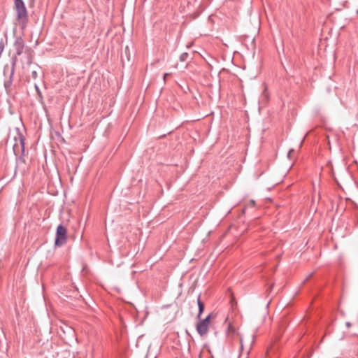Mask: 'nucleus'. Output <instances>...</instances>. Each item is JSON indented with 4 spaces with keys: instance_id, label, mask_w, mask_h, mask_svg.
Returning a JSON list of instances; mask_svg holds the SVG:
<instances>
[{
    "instance_id": "dca6fc26",
    "label": "nucleus",
    "mask_w": 358,
    "mask_h": 358,
    "mask_svg": "<svg viewBox=\"0 0 358 358\" xmlns=\"http://www.w3.org/2000/svg\"><path fill=\"white\" fill-rule=\"evenodd\" d=\"M17 148V144H15V145H13V150H14V152H15V153H16V148Z\"/></svg>"
},
{
    "instance_id": "a211bd4d",
    "label": "nucleus",
    "mask_w": 358,
    "mask_h": 358,
    "mask_svg": "<svg viewBox=\"0 0 358 358\" xmlns=\"http://www.w3.org/2000/svg\"><path fill=\"white\" fill-rule=\"evenodd\" d=\"M36 92H37V94H38V96H39L40 97H41V91H40V90H38V91H36Z\"/></svg>"
},
{
    "instance_id": "f3484780",
    "label": "nucleus",
    "mask_w": 358,
    "mask_h": 358,
    "mask_svg": "<svg viewBox=\"0 0 358 358\" xmlns=\"http://www.w3.org/2000/svg\"><path fill=\"white\" fill-rule=\"evenodd\" d=\"M240 343H241V348H243V339L240 338Z\"/></svg>"
},
{
    "instance_id": "423d86ee",
    "label": "nucleus",
    "mask_w": 358,
    "mask_h": 358,
    "mask_svg": "<svg viewBox=\"0 0 358 358\" xmlns=\"http://www.w3.org/2000/svg\"><path fill=\"white\" fill-rule=\"evenodd\" d=\"M14 70H15V67L12 66V69L10 73L9 78L8 79L5 80V81H4V87L6 90L10 88L12 85L13 76L14 73Z\"/></svg>"
},
{
    "instance_id": "f8f14e48",
    "label": "nucleus",
    "mask_w": 358,
    "mask_h": 358,
    "mask_svg": "<svg viewBox=\"0 0 358 358\" xmlns=\"http://www.w3.org/2000/svg\"><path fill=\"white\" fill-rule=\"evenodd\" d=\"M255 205V201L254 200H250L248 204L250 207H254Z\"/></svg>"
},
{
    "instance_id": "1a4fd4ad",
    "label": "nucleus",
    "mask_w": 358,
    "mask_h": 358,
    "mask_svg": "<svg viewBox=\"0 0 358 358\" xmlns=\"http://www.w3.org/2000/svg\"><path fill=\"white\" fill-rule=\"evenodd\" d=\"M40 76H38V73L36 71H33L31 72V76L29 77L28 80H37Z\"/></svg>"
},
{
    "instance_id": "f03ea898",
    "label": "nucleus",
    "mask_w": 358,
    "mask_h": 358,
    "mask_svg": "<svg viewBox=\"0 0 358 358\" xmlns=\"http://www.w3.org/2000/svg\"><path fill=\"white\" fill-rule=\"evenodd\" d=\"M15 10L16 12V20L22 29L27 27L29 22V15L23 0H15Z\"/></svg>"
},
{
    "instance_id": "6e6552de",
    "label": "nucleus",
    "mask_w": 358,
    "mask_h": 358,
    "mask_svg": "<svg viewBox=\"0 0 358 358\" xmlns=\"http://www.w3.org/2000/svg\"><path fill=\"white\" fill-rule=\"evenodd\" d=\"M262 101H264L265 103L268 102V101L269 99L268 91L264 90L262 92Z\"/></svg>"
},
{
    "instance_id": "ddd939ff",
    "label": "nucleus",
    "mask_w": 358,
    "mask_h": 358,
    "mask_svg": "<svg viewBox=\"0 0 358 358\" xmlns=\"http://www.w3.org/2000/svg\"><path fill=\"white\" fill-rule=\"evenodd\" d=\"M171 76V74H170V73H165V74L164 75V80H166V78H167L168 76Z\"/></svg>"
},
{
    "instance_id": "9b49d317",
    "label": "nucleus",
    "mask_w": 358,
    "mask_h": 358,
    "mask_svg": "<svg viewBox=\"0 0 358 358\" xmlns=\"http://www.w3.org/2000/svg\"><path fill=\"white\" fill-rule=\"evenodd\" d=\"M189 57V55L188 53L187 52H184L182 54L180 55V60L181 62H185L187 59V57Z\"/></svg>"
},
{
    "instance_id": "f257e3e1",
    "label": "nucleus",
    "mask_w": 358,
    "mask_h": 358,
    "mask_svg": "<svg viewBox=\"0 0 358 358\" xmlns=\"http://www.w3.org/2000/svg\"><path fill=\"white\" fill-rule=\"evenodd\" d=\"M13 48L15 50V54L12 56V66L15 67L17 62L19 61V57L24 53L26 58L24 60L20 59V62L27 65H30L33 62L34 59V51L31 48L26 47L24 39L21 36H17L13 43Z\"/></svg>"
},
{
    "instance_id": "6ab92c4d",
    "label": "nucleus",
    "mask_w": 358,
    "mask_h": 358,
    "mask_svg": "<svg viewBox=\"0 0 358 358\" xmlns=\"http://www.w3.org/2000/svg\"><path fill=\"white\" fill-rule=\"evenodd\" d=\"M231 329V324H229V329Z\"/></svg>"
},
{
    "instance_id": "2eb2a0df",
    "label": "nucleus",
    "mask_w": 358,
    "mask_h": 358,
    "mask_svg": "<svg viewBox=\"0 0 358 358\" xmlns=\"http://www.w3.org/2000/svg\"><path fill=\"white\" fill-rule=\"evenodd\" d=\"M313 275V273L309 274V275L306 278L305 281L308 280L310 278H311Z\"/></svg>"
},
{
    "instance_id": "aec40b11",
    "label": "nucleus",
    "mask_w": 358,
    "mask_h": 358,
    "mask_svg": "<svg viewBox=\"0 0 358 358\" xmlns=\"http://www.w3.org/2000/svg\"><path fill=\"white\" fill-rule=\"evenodd\" d=\"M357 13H358V10H357Z\"/></svg>"
},
{
    "instance_id": "7ed1b4c3",
    "label": "nucleus",
    "mask_w": 358,
    "mask_h": 358,
    "mask_svg": "<svg viewBox=\"0 0 358 358\" xmlns=\"http://www.w3.org/2000/svg\"><path fill=\"white\" fill-rule=\"evenodd\" d=\"M67 240V229L63 224H59L56 230L55 245L61 247L66 243Z\"/></svg>"
},
{
    "instance_id": "20e7f679",
    "label": "nucleus",
    "mask_w": 358,
    "mask_h": 358,
    "mask_svg": "<svg viewBox=\"0 0 358 358\" xmlns=\"http://www.w3.org/2000/svg\"><path fill=\"white\" fill-rule=\"evenodd\" d=\"M212 314H209L205 319L201 320L196 326V331L201 336L207 334L209 329Z\"/></svg>"
},
{
    "instance_id": "4468645a",
    "label": "nucleus",
    "mask_w": 358,
    "mask_h": 358,
    "mask_svg": "<svg viewBox=\"0 0 358 358\" xmlns=\"http://www.w3.org/2000/svg\"><path fill=\"white\" fill-rule=\"evenodd\" d=\"M205 86H206L207 87H209V88H213V85L212 84H206L205 85Z\"/></svg>"
},
{
    "instance_id": "39448f33",
    "label": "nucleus",
    "mask_w": 358,
    "mask_h": 358,
    "mask_svg": "<svg viewBox=\"0 0 358 358\" xmlns=\"http://www.w3.org/2000/svg\"><path fill=\"white\" fill-rule=\"evenodd\" d=\"M28 87L34 90H40V88H45V83L43 78L40 76L37 80H27Z\"/></svg>"
},
{
    "instance_id": "9d476101",
    "label": "nucleus",
    "mask_w": 358,
    "mask_h": 358,
    "mask_svg": "<svg viewBox=\"0 0 358 358\" xmlns=\"http://www.w3.org/2000/svg\"><path fill=\"white\" fill-rule=\"evenodd\" d=\"M20 139L22 152L24 153V138L22 134L20 135Z\"/></svg>"
},
{
    "instance_id": "0eeeda50",
    "label": "nucleus",
    "mask_w": 358,
    "mask_h": 358,
    "mask_svg": "<svg viewBox=\"0 0 358 358\" xmlns=\"http://www.w3.org/2000/svg\"><path fill=\"white\" fill-rule=\"evenodd\" d=\"M197 304H198V308H199V313L197 315V318L200 319L201 315L203 313L204 308H205L204 303L201 301V300L200 299V296H199V297L197 299Z\"/></svg>"
}]
</instances>
